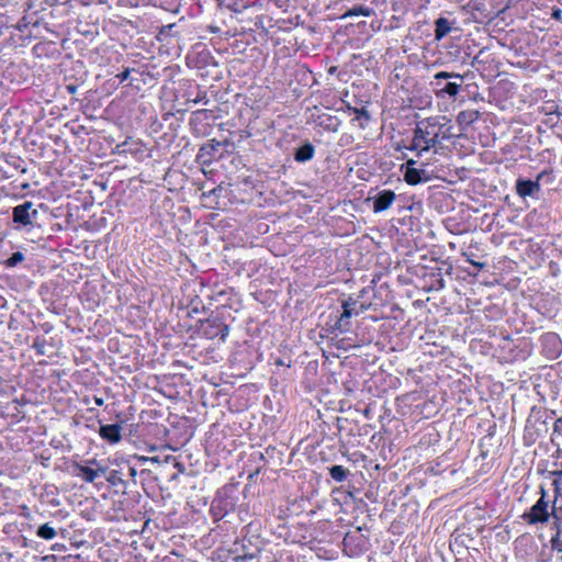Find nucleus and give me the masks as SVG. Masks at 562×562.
<instances>
[{"label":"nucleus","mask_w":562,"mask_h":562,"mask_svg":"<svg viewBox=\"0 0 562 562\" xmlns=\"http://www.w3.org/2000/svg\"><path fill=\"white\" fill-rule=\"evenodd\" d=\"M450 131L451 125L446 116H432L420 120L416 123L413 139L408 145H403V147L420 155L434 148L437 144L449 139L452 136Z\"/></svg>","instance_id":"obj_1"},{"label":"nucleus","mask_w":562,"mask_h":562,"mask_svg":"<svg viewBox=\"0 0 562 562\" xmlns=\"http://www.w3.org/2000/svg\"><path fill=\"white\" fill-rule=\"evenodd\" d=\"M238 491L234 484L221 487L210 506V515L214 521H220L237 508Z\"/></svg>","instance_id":"obj_2"},{"label":"nucleus","mask_w":562,"mask_h":562,"mask_svg":"<svg viewBox=\"0 0 562 562\" xmlns=\"http://www.w3.org/2000/svg\"><path fill=\"white\" fill-rule=\"evenodd\" d=\"M464 82L463 76L457 72L438 71L429 81V86L437 98L454 99Z\"/></svg>","instance_id":"obj_3"},{"label":"nucleus","mask_w":562,"mask_h":562,"mask_svg":"<svg viewBox=\"0 0 562 562\" xmlns=\"http://www.w3.org/2000/svg\"><path fill=\"white\" fill-rule=\"evenodd\" d=\"M547 418L548 414L546 411L537 408L536 406L532 407L524 431L526 446L533 445L543 432L548 431Z\"/></svg>","instance_id":"obj_4"},{"label":"nucleus","mask_w":562,"mask_h":562,"mask_svg":"<svg viewBox=\"0 0 562 562\" xmlns=\"http://www.w3.org/2000/svg\"><path fill=\"white\" fill-rule=\"evenodd\" d=\"M550 517L559 520L555 501H553L551 509L549 510V502L543 499V497H540L528 512L521 515V519L528 525L547 524Z\"/></svg>","instance_id":"obj_5"},{"label":"nucleus","mask_w":562,"mask_h":562,"mask_svg":"<svg viewBox=\"0 0 562 562\" xmlns=\"http://www.w3.org/2000/svg\"><path fill=\"white\" fill-rule=\"evenodd\" d=\"M38 217V212L33 202L25 201L12 209V222L18 229L30 231Z\"/></svg>","instance_id":"obj_6"},{"label":"nucleus","mask_w":562,"mask_h":562,"mask_svg":"<svg viewBox=\"0 0 562 562\" xmlns=\"http://www.w3.org/2000/svg\"><path fill=\"white\" fill-rule=\"evenodd\" d=\"M229 331V327L225 324L222 316L211 315L205 321L201 322L200 333L207 339L220 338L225 340Z\"/></svg>","instance_id":"obj_7"},{"label":"nucleus","mask_w":562,"mask_h":562,"mask_svg":"<svg viewBox=\"0 0 562 562\" xmlns=\"http://www.w3.org/2000/svg\"><path fill=\"white\" fill-rule=\"evenodd\" d=\"M540 353L548 360H555L562 353V340L555 333L548 331L540 336Z\"/></svg>","instance_id":"obj_8"},{"label":"nucleus","mask_w":562,"mask_h":562,"mask_svg":"<svg viewBox=\"0 0 562 562\" xmlns=\"http://www.w3.org/2000/svg\"><path fill=\"white\" fill-rule=\"evenodd\" d=\"M420 288L426 292L442 290L445 288L442 269L437 265L426 269L420 278Z\"/></svg>","instance_id":"obj_9"},{"label":"nucleus","mask_w":562,"mask_h":562,"mask_svg":"<svg viewBox=\"0 0 562 562\" xmlns=\"http://www.w3.org/2000/svg\"><path fill=\"white\" fill-rule=\"evenodd\" d=\"M401 170L403 171L405 182L411 186H416L428 180L426 170L423 168H417L416 161L413 159H409L404 165H402Z\"/></svg>","instance_id":"obj_10"},{"label":"nucleus","mask_w":562,"mask_h":562,"mask_svg":"<svg viewBox=\"0 0 562 562\" xmlns=\"http://www.w3.org/2000/svg\"><path fill=\"white\" fill-rule=\"evenodd\" d=\"M395 193L390 189H384L378 191L373 195H369L367 199L368 202L372 203V211L374 213H381L386 211L395 201Z\"/></svg>","instance_id":"obj_11"},{"label":"nucleus","mask_w":562,"mask_h":562,"mask_svg":"<svg viewBox=\"0 0 562 562\" xmlns=\"http://www.w3.org/2000/svg\"><path fill=\"white\" fill-rule=\"evenodd\" d=\"M515 190L521 199L531 198L539 200L541 189L537 180L518 178L515 182Z\"/></svg>","instance_id":"obj_12"},{"label":"nucleus","mask_w":562,"mask_h":562,"mask_svg":"<svg viewBox=\"0 0 562 562\" xmlns=\"http://www.w3.org/2000/svg\"><path fill=\"white\" fill-rule=\"evenodd\" d=\"M106 481L115 488L116 493L126 494L131 488V482L125 479V471L122 469V464L119 469H110L106 474Z\"/></svg>","instance_id":"obj_13"},{"label":"nucleus","mask_w":562,"mask_h":562,"mask_svg":"<svg viewBox=\"0 0 562 562\" xmlns=\"http://www.w3.org/2000/svg\"><path fill=\"white\" fill-rule=\"evenodd\" d=\"M222 146L221 142L215 139L209 140L206 144L202 145L196 155V160L202 165H209L215 158V154L220 150Z\"/></svg>","instance_id":"obj_14"},{"label":"nucleus","mask_w":562,"mask_h":562,"mask_svg":"<svg viewBox=\"0 0 562 562\" xmlns=\"http://www.w3.org/2000/svg\"><path fill=\"white\" fill-rule=\"evenodd\" d=\"M72 474L86 483H94L97 480V472H94L93 465L89 463V459L85 462H74Z\"/></svg>","instance_id":"obj_15"},{"label":"nucleus","mask_w":562,"mask_h":562,"mask_svg":"<svg viewBox=\"0 0 562 562\" xmlns=\"http://www.w3.org/2000/svg\"><path fill=\"white\" fill-rule=\"evenodd\" d=\"M121 432L122 426L120 424L100 425L99 427L100 437L111 445L120 442V440L122 439Z\"/></svg>","instance_id":"obj_16"},{"label":"nucleus","mask_w":562,"mask_h":562,"mask_svg":"<svg viewBox=\"0 0 562 562\" xmlns=\"http://www.w3.org/2000/svg\"><path fill=\"white\" fill-rule=\"evenodd\" d=\"M315 156V146L310 140H304L300 146L294 148L293 159L299 164L311 161Z\"/></svg>","instance_id":"obj_17"},{"label":"nucleus","mask_w":562,"mask_h":562,"mask_svg":"<svg viewBox=\"0 0 562 562\" xmlns=\"http://www.w3.org/2000/svg\"><path fill=\"white\" fill-rule=\"evenodd\" d=\"M328 473H329L330 477L337 483H341V482L346 481L350 474L349 470L342 465L329 467Z\"/></svg>","instance_id":"obj_18"},{"label":"nucleus","mask_w":562,"mask_h":562,"mask_svg":"<svg viewBox=\"0 0 562 562\" xmlns=\"http://www.w3.org/2000/svg\"><path fill=\"white\" fill-rule=\"evenodd\" d=\"M350 318L351 313L349 311L341 312V314L338 316L337 321L334 324V328L340 333H346L350 328Z\"/></svg>","instance_id":"obj_19"},{"label":"nucleus","mask_w":562,"mask_h":562,"mask_svg":"<svg viewBox=\"0 0 562 562\" xmlns=\"http://www.w3.org/2000/svg\"><path fill=\"white\" fill-rule=\"evenodd\" d=\"M319 125L326 131L335 133L339 130L340 121L336 116H326V119L321 117Z\"/></svg>","instance_id":"obj_20"},{"label":"nucleus","mask_w":562,"mask_h":562,"mask_svg":"<svg viewBox=\"0 0 562 562\" xmlns=\"http://www.w3.org/2000/svg\"><path fill=\"white\" fill-rule=\"evenodd\" d=\"M36 535L44 540H52L57 533L49 524H44L37 528Z\"/></svg>","instance_id":"obj_21"},{"label":"nucleus","mask_w":562,"mask_h":562,"mask_svg":"<svg viewBox=\"0 0 562 562\" xmlns=\"http://www.w3.org/2000/svg\"><path fill=\"white\" fill-rule=\"evenodd\" d=\"M25 259V256L21 251L13 252L9 258L2 261V266L5 268H14Z\"/></svg>","instance_id":"obj_22"},{"label":"nucleus","mask_w":562,"mask_h":562,"mask_svg":"<svg viewBox=\"0 0 562 562\" xmlns=\"http://www.w3.org/2000/svg\"><path fill=\"white\" fill-rule=\"evenodd\" d=\"M537 182L539 183V188L541 189L542 184H550L554 181V175L552 169H544L539 172L536 177Z\"/></svg>","instance_id":"obj_23"},{"label":"nucleus","mask_w":562,"mask_h":562,"mask_svg":"<svg viewBox=\"0 0 562 562\" xmlns=\"http://www.w3.org/2000/svg\"><path fill=\"white\" fill-rule=\"evenodd\" d=\"M477 114L476 111H462L458 114L457 120L460 124L469 125L477 119Z\"/></svg>","instance_id":"obj_24"},{"label":"nucleus","mask_w":562,"mask_h":562,"mask_svg":"<svg viewBox=\"0 0 562 562\" xmlns=\"http://www.w3.org/2000/svg\"><path fill=\"white\" fill-rule=\"evenodd\" d=\"M561 456L562 451L560 449H557L555 452L552 454V458H554L555 461L553 463L554 469L550 471V474L555 479H560L562 476V461H558L561 458Z\"/></svg>","instance_id":"obj_25"},{"label":"nucleus","mask_w":562,"mask_h":562,"mask_svg":"<svg viewBox=\"0 0 562 562\" xmlns=\"http://www.w3.org/2000/svg\"><path fill=\"white\" fill-rule=\"evenodd\" d=\"M122 469L125 471V479L131 482V488L136 485L137 470L128 462L122 463Z\"/></svg>","instance_id":"obj_26"},{"label":"nucleus","mask_w":562,"mask_h":562,"mask_svg":"<svg viewBox=\"0 0 562 562\" xmlns=\"http://www.w3.org/2000/svg\"><path fill=\"white\" fill-rule=\"evenodd\" d=\"M89 463L93 465L94 472H97V479L100 476H104L106 479V474L110 471L106 467H104L95 458L89 459Z\"/></svg>","instance_id":"obj_27"},{"label":"nucleus","mask_w":562,"mask_h":562,"mask_svg":"<svg viewBox=\"0 0 562 562\" xmlns=\"http://www.w3.org/2000/svg\"><path fill=\"white\" fill-rule=\"evenodd\" d=\"M496 41H497V44L502 47H507L509 49H515V52H517L518 49L516 48V40L517 37H507V36H504V37H494Z\"/></svg>","instance_id":"obj_28"},{"label":"nucleus","mask_w":562,"mask_h":562,"mask_svg":"<svg viewBox=\"0 0 562 562\" xmlns=\"http://www.w3.org/2000/svg\"><path fill=\"white\" fill-rule=\"evenodd\" d=\"M32 347L35 349L37 355L44 356L46 353V339L41 336L35 337Z\"/></svg>","instance_id":"obj_29"},{"label":"nucleus","mask_w":562,"mask_h":562,"mask_svg":"<svg viewBox=\"0 0 562 562\" xmlns=\"http://www.w3.org/2000/svg\"><path fill=\"white\" fill-rule=\"evenodd\" d=\"M357 305H358L357 300H353L352 297H348L347 300H344L341 303L342 312L349 311L351 313V317L353 315H358V312H356Z\"/></svg>","instance_id":"obj_30"},{"label":"nucleus","mask_w":562,"mask_h":562,"mask_svg":"<svg viewBox=\"0 0 562 562\" xmlns=\"http://www.w3.org/2000/svg\"><path fill=\"white\" fill-rule=\"evenodd\" d=\"M348 111L356 115V120L364 119L366 121L370 120V114L366 108H353L348 105Z\"/></svg>","instance_id":"obj_31"},{"label":"nucleus","mask_w":562,"mask_h":562,"mask_svg":"<svg viewBox=\"0 0 562 562\" xmlns=\"http://www.w3.org/2000/svg\"><path fill=\"white\" fill-rule=\"evenodd\" d=\"M450 32V25L446 19H438L436 22V35H446Z\"/></svg>","instance_id":"obj_32"},{"label":"nucleus","mask_w":562,"mask_h":562,"mask_svg":"<svg viewBox=\"0 0 562 562\" xmlns=\"http://www.w3.org/2000/svg\"><path fill=\"white\" fill-rule=\"evenodd\" d=\"M207 110H198L192 112L190 116V125H195L198 123H201L204 119L207 117Z\"/></svg>","instance_id":"obj_33"},{"label":"nucleus","mask_w":562,"mask_h":562,"mask_svg":"<svg viewBox=\"0 0 562 562\" xmlns=\"http://www.w3.org/2000/svg\"><path fill=\"white\" fill-rule=\"evenodd\" d=\"M551 549L559 553H562V539L560 536V531L555 532L554 536L550 539Z\"/></svg>","instance_id":"obj_34"},{"label":"nucleus","mask_w":562,"mask_h":562,"mask_svg":"<svg viewBox=\"0 0 562 562\" xmlns=\"http://www.w3.org/2000/svg\"><path fill=\"white\" fill-rule=\"evenodd\" d=\"M369 14H370V11L368 9L358 8V9L349 10L341 16V19H348L351 16H358V15L368 16Z\"/></svg>","instance_id":"obj_35"},{"label":"nucleus","mask_w":562,"mask_h":562,"mask_svg":"<svg viewBox=\"0 0 562 562\" xmlns=\"http://www.w3.org/2000/svg\"><path fill=\"white\" fill-rule=\"evenodd\" d=\"M131 70L130 68H125L122 72L115 76V79L119 80V83L124 82L130 77Z\"/></svg>","instance_id":"obj_36"},{"label":"nucleus","mask_w":562,"mask_h":562,"mask_svg":"<svg viewBox=\"0 0 562 562\" xmlns=\"http://www.w3.org/2000/svg\"><path fill=\"white\" fill-rule=\"evenodd\" d=\"M532 541V537L528 533L519 536L515 543L525 544Z\"/></svg>","instance_id":"obj_37"},{"label":"nucleus","mask_w":562,"mask_h":562,"mask_svg":"<svg viewBox=\"0 0 562 562\" xmlns=\"http://www.w3.org/2000/svg\"><path fill=\"white\" fill-rule=\"evenodd\" d=\"M559 480H560V479H554V480H553L554 496H555V498H558V496H560V495H561V491H562L561 485H560V481H559ZM554 501L557 502V499H554Z\"/></svg>","instance_id":"obj_38"},{"label":"nucleus","mask_w":562,"mask_h":562,"mask_svg":"<svg viewBox=\"0 0 562 562\" xmlns=\"http://www.w3.org/2000/svg\"><path fill=\"white\" fill-rule=\"evenodd\" d=\"M260 524L257 521H250L246 527V533H249L251 530L257 531Z\"/></svg>","instance_id":"obj_39"},{"label":"nucleus","mask_w":562,"mask_h":562,"mask_svg":"<svg viewBox=\"0 0 562 562\" xmlns=\"http://www.w3.org/2000/svg\"><path fill=\"white\" fill-rule=\"evenodd\" d=\"M248 509L247 508H243L241 506L238 508V516L240 518L241 521H245L246 520V516L248 515Z\"/></svg>","instance_id":"obj_40"},{"label":"nucleus","mask_w":562,"mask_h":562,"mask_svg":"<svg viewBox=\"0 0 562 562\" xmlns=\"http://www.w3.org/2000/svg\"><path fill=\"white\" fill-rule=\"evenodd\" d=\"M66 89H67V91H68L70 94H74V93H76V91H77V89H78V86H77V85H72V83H70V85H67V86H66Z\"/></svg>","instance_id":"obj_41"},{"label":"nucleus","mask_w":562,"mask_h":562,"mask_svg":"<svg viewBox=\"0 0 562 562\" xmlns=\"http://www.w3.org/2000/svg\"><path fill=\"white\" fill-rule=\"evenodd\" d=\"M561 518L559 517V520L555 519L554 521V528L557 529V532L560 531V536L562 535V530H561Z\"/></svg>","instance_id":"obj_42"},{"label":"nucleus","mask_w":562,"mask_h":562,"mask_svg":"<svg viewBox=\"0 0 562 562\" xmlns=\"http://www.w3.org/2000/svg\"><path fill=\"white\" fill-rule=\"evenodd\" d=\"M560 427H562V418H559L554 423V431H560Z\"/></svg>","instance_id":"obj_43"},{"label":"nucleus","mask_w":562,"mask_h":562,"mask_svg":"<svg viewBox=\"0 0 562 562\" xmlns=\"http://www.w3.org/2000/svg\"><path fill=\"white\" fill-rule=\"evenodd\" d=\"M483 54H484V52L480 50V53L474 57V63H476V64L481 63Z\"/></svg>","instance_id":"obj_44"},{"label":"nucleus","mask_w":562,"mask_h":562,"mask_svg":"<svg viewBox=\"0 0 562 562\" xmlns=\"http://www.w3.org/2000/svg\"><path fill=\"white\" fill-rule=\"evenodd\" d=\"M93 401L98 406H102L104 404V400L102 397L94 396Z\"/></svg>","instance_id":"obj_45"},{"label":"nucleus","mask_w":562,"mask_h":562,"mask_svg":"<svg viewBox=\"0 0 562 562\" xmlns=\"http://www.w3.org/2000/svg\"><path fill=\"white\" fill-rule=\"evenodd\" d=\"M531 344L530 342H525V350L527 351V355H530L531 353Z\"/></svg>","instance_id":"obj_46"},{"label":"nucleus","mask_w":562,"mask_h":562,"mask_svg":"<svg viewBox=\"0 0 562 562\" xmlns=\"http://www.w3.org/2000/svg\"><path fill=\"white\" fill-rule=\"evenodd\" d=\"M540 494H541V496H540V497H543V499H546V498H547L548 493H547V491L544 490V487H543V486H541V487H540Z\"/></svg>","instance_id":"obj_47"},{"label":"nucleus","mask_w":562,"mask_h":562,"mask_svg":"<svg viewBox=\"0 0 562 562\" xmlns=\"http://www.w3.org/2000/svg\"><path fill=\"white\" fill-rule=\"evenodd\" d=\"M276 364H278V366H285V367H288V368L290 367V363H285V362H284L283 360H281V359L277 360Z\"/></svg>","instance_id":"obj_48"},{"label":"nucleus","mask_w":562,"mask_h":562,"mask_svg":"<svg viewBox=\"0 0 562 562\" xmlns=\"http://www.w3.org/2000/svg\"><path fill=\"white\" fill-rule=\"evenodd\" d=\"M43 329L45 333H48L52 329V326L48 324H43Z\"/></svg>","instance_id":"obj_49"},{"label":"nucleus","mask_w":562,"mask_h":562,"mask_svg":"<svg viewBox=\"0 0 562 562\" xmlns=\"http://www.w3.org/2000/svg\"><path fill=\"white\" fill-rule=\"evenodd\" d=\"M553 16H554L555 19H559V18L561 16V11H560V10L554 11V12H553Z\"/></svg>","instance_id":"obj_50"},{"label":"nucleus","mask_w":562,"mask_h":562,"mask_svg":"<svg viewBox=\"0 0 562 562\" xmlns=\"http://www.w3.org/2000/svg\"><path fill=\"white\" fill-rule=\"evenodd\" d=\"M471 263L475 267H479V268H483V263H479V262H475V261H471Z\"/></svg>","instance_id":"obj_51"},{"label":"nucleus","mask_w":562,"mask_h":562,"mask_svg":"<svg viewBox=\"0 0 562 562\" xmlns=\"http://www.w3.org/2000/svg\"><path fill=\"white\" fill-rule=\"evenodd\" d=\"M203 99H205V95H204L203 98H196V99H194V100H193V102H194V103H198V102L202 101Z\"/></svg>","instance_id":"obj_52"},{"label":"nucleus","mask_w":562,"mask_h":562,"mask_svg":"<svg viewBox=\"0 0 562 562\" xmlns=\"http://www.w3.org/2000/svg\"><path fill=\"white\" fill-rule=\"evenodd\" d=\"M41 48H42V47H41V45H36V46L34 47V49H35V52H36L37 54H40V53H38V50H40Z\"/></svg>","instance_id":"obj_53"},{"label":"nucleus","mask_w":562,"mask_h":562,"mask_svg":"<svg viewBox=\"0 0 562 562\" xmlns=\"http://www.w3.org/2000/svg\"><path fill=\"white\" fill-rule=\"evenodd\" d=\"M155 38H156L159 43H162V40H164L165 37L157 36V37H155Z\"/></svg>","instance_id":"obj_54"},{"label":"nucleus","mask_w":562,"mask_h":562,"mask_svg":"<svg viewBox=\"0 0 562 562\" xmlns=\"http://www.w3.org/2000/svg\"><path fill=\"white\" fill-rule=\"evenodd\" d=\"M251 538H255V539H256V541H258V540H259V537H258L257 535H252V536H251Z\"/></svg>","instance_id":"obj_55"},{"label":"nucleus","mask_w":562,"mask_h":562,"mask_svg":"<svg viewBox=\"0 0 562 562\" xmlns=\"http://www.w3.org/2000/svg\"><path fill=\"white\" fill-rule=\"evenodd\" d=\"M211 31H212V32H217L218 30H217V29H215V27H211Z\"/></svg>","instance_id":"obj_56"}]
</instances>
